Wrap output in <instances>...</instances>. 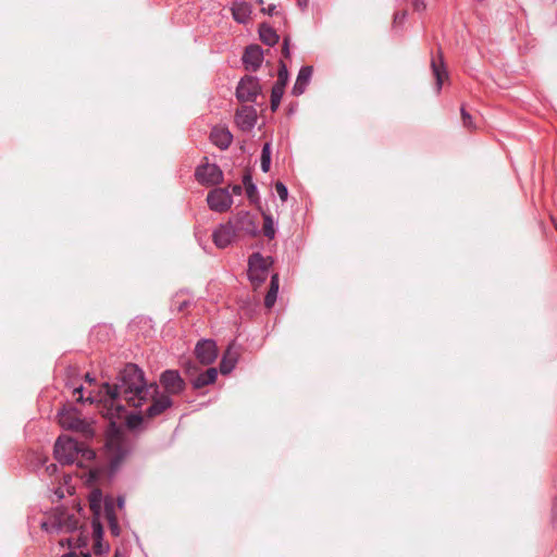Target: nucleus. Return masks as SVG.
Here are the masks:
<instances>
[{
  "label": "nucleus",
  "instance_id": "obj_43",
  "mask_svg": "<svg viewBox=\"0 0 557 557\" xmlns=\"http://www.w3.org/2000/svg\"><path fill=\"white\" fill-rule=\"evenodd\" d=\"M55 469H57L55 465H50V466L47 467L48 471H55Z\"/></svg>",
  "mask_w": 557,
  "mask_h": 557
},
{
  "label": "nucleus",
  "instance_id": "obj_47",
  "mask_svg": "<svg viewBox=\"0 0 557 557\" xmlns=\"http://www.w3.org/2000/svg\"><path fill=\"white\" fill-rule=\"evenodd\" d=\"M258 2H259L260 4H263V0H258Z\"/></svg>",
  "mask_w": 557,
  "mask_h": 557
},
{
  "label": "nucleus",
  "instance_id": "obj_2",
  "mask_svg": "<svg viewBox=\"0 0 557 557\" xmlns=\"http://www.w3.org/2000/svg\"><path fill=\"white\" fill-rule=\"evenodd\" d=\"M54 456L61 463H74L84 467L85 461L95 457V451L84 443H79L67 435L59 436L54 444Z\"/></svg>",
  "mask_w": 557,
  "mask_h": 557
},
{
  "label": "nucleus",
  "instance_id": "obj_35",
  "mask_svg": "<svg viewBox=\"0 0 557 557\" xmlns=\"http://www.w3.org/2000/svg\"><path fill=\"white\" fill-rule=\"evenodd\" d=\"M261 11L268 15H274L277 13L275 4H270L267 8H262Z\"/></svg>",
  "mask_w": 557,
  "mask_h": 557
},
{
  "label": "nucleus",
  "instance_id": "obj_15",
  "mask_svg": "<svg viewBox=\"0 0 557 557\" xmlns=\"http://www.w3.org/2000/svg\"><path fill=\"white\" fill-rule=\"evenodd\" d=\"M107 520L112 535L119 536L121 529L115 516V504L112 498H106L103 503V510L101 509V517Z\"/></svg>",
  "mask_w": 557,
  "mask_h": 557
},
{
  "label": "nucleus",
  "instance_id": "obj_31",
  "mask_svg": "<svg viewBox=\"0 0 557 557\" xmlns=\"http://www.w3.org/2000/svg\"><path fill=\"white\" fill-rule=\"evenodd\" d=\"M246 194L251 201H255L257 198V187L253 183L247 184Z\"/></svg>",
  "mask_w": 557,
  "mask_h": 557
},
{
  "label": "nucleus",
  "instance_id": "obj_22",
  "mask_svg": "<svg viewBox=\"0 0 557 557\" xmlns=\"http://www.w3.org/2000/svg\"><path fill=\"white\" fill-rule=\"evenodd\" d=\"M218 371L215 368H210L206 372L200 373L193 382L195 388H202L216 380Z\"/></svg>",
  "mask_w": 557,
  "mask_h": 557
},
{
  "label": "nucleus",
  "instance_id": "obj_1",
  "mask_svg": "<svg viewBox=\"0 0 557 557\" xmlns=\"http://www.w3.org/2000/svg\"><path fill=\"white\" fill-rule=\"evenodd\" d=\"M158 384H147L144 372L136 364L128 363L120 371L114 384H102L100 393L103 396L98 403V409L110 420L121 417L124 411L123 401L140 409L138 414L127 418L128 425L136 428L143 420L153 419L173 405L171 398L158 395Z\"/></svg>",
  "mask_w": 557,
  "mask_h": 557
},
{
  "label": "nucleus",
  "instance_id": "obj_30",
  "mask_svg": "<svg viewBox=\"0 0 557 557\" xmlns=\"http://www.w3.org/2000/svg\"><path fill=\"white\" fill-rule=\"evenodd\" d=\"M461 119H462V124L465 127H467V128L474 127V125L472 123L471 115L466 111V109L463 107L461 108Z\"/></svg>",
  "mask_w": 557,
  "mask_h": 557
},
{
  "label": "nucleus",
  "instance_id": "obj_12",
  "mask_svg": "<svg viewBox=\"0 0 557 557\" xmlns=\"http://www.w3.org/2000/svg\"><path fill=\"white\" fill-rule=\"evenodd\" d=\"M234 228L236 233L255 236L258 232V224L253 215L249 212L242 211L235 218Z\"/></svg>",
  "mask_w": 557,
  "mask_h": 557
},
{
  "label": "nucleus",
  "instance_id": "obj_29",
  "mask_svg": "<svg viewBox=\"0 0 557 557\" xmlns=\"http://www.w3.org/2000/svg\"><path fill=\"white\" fill-rule=\"evenodd\" d=\"M275 190L278 194L281 200L282 201H286L287 196H288V191H287L286 186L282 182H276L275 183Z\"/></svg>",
  "mask_w": 557,
  "mask_h": 557
},
{
  "label": "nucleus",
  "instance_id": "obj_4",
  "mask_svg": "<svg viewBox=\"0 0 557 557\" xmlns=\"http://www.w3.org/2000/svg\"><path fill=\"white\" fill-rule=\"evenodd\" d=\"M59 422L62 428L74 430L85 438H90L95 434L92 425L82 419L79 412L74 408H64L59 413Z\"/></svg>",
  "mask_w": 557,
  "mask_h": 557
},
{
  "label": "nucleus",
  "instance_id": "obj_23",
  "mask_svg": "<svg viewBox=\"0 0 557 557\" xmlns=\"http://www.w3.org/2000/svg\"><path fill=\"white\" fill-rule=\"evenodd\" d=\"M277 292H278V275L274 274L271 277L270 288H269L268 294L265 295V299H264V306L267 308L273 307V305L275 304V300H276Z\"/></svg>",
  "mask_w": 557,
  "mask_h": 557
},
{
  "label": "nucleus",
  "instance_id": "obj_13",
  "mask_svg": "<svg viewBox=\"0 0 557 557\" xmlns=\"http://www.w3.org/2000/svg\"><path fill=\"white\" fill-rule=\"evenodd\" d=\"M236 231L234 228V225L232 224V222H227L225 224L220 225L213 232L212 239L216 247L225 248L232 243Z\"/></svg>",
  "mask_w": 557,
  "mask_h": 557
},
{
  "label": "nucleus",
  "instance_id": "obj_5",
  "mask_svg": "<svg viewBox=\"0 0 557 557\" xmlns=\"http://www.w3.org/2000/svg\"><path fill=\"white\" fill-rule=\"evenodd\" d=\"M101 500L102 493L100 490H92L89 494V509L92 513V535L95 539L94 552L95 554H101L102 545L100 540L102 537V524H101Z\"/></svg>",
  "mask_w": 557,
  "mask_h": 557
},
{
  "label": "nucleus",
  "instance_id": "obj_3",
  "mask_svg": "<svg viewBox=\"0 0 557 557\" xmlns=\"http://www.w3.org/2000/svg\"><path fill=\"white\" fill-rule=\"evenodd\" d=\"M107 456L112 469H116L129 453V445L119 431L112 432L106 442Z\"/></svg>",
  "mask_w": 557,
  "mask_h": 557
},
{
  "label": "nucleus",
  "instance_id": "obj_46",
  "mask_svg": "<svg viewBox=\"0 0 557 557\" xmlns=\"http://www.w3.org/2000/svg\"><path fill=\"white\" fill-rule=\"evenodd\" d=\"M76 524H77V521H76V520H74V521H73L72 527H73V528H76Z\"/></svg>",
  "mask_w": 557,
  "mask_h": 557
},
{
  "label": "nucleus",
  "instance_id": "obj_40",
  "mask_svg": "<svg viewBox=\"0 0 557 557\" xmlns=\"http://www.w3.org/2000/svg\"><path fill=\"white\" fill-rule=\"evenodd\" d=\"M243 183L245 185V188H247V184L252 183L250 175H248V174L245 175L244 180H243Z\"/></svg>",
  "mask_w": 557,
  "mask_h": 557
},
{
  "label": "nucleus",
  "instance_id": "obj_39",
  "mask_svg": "<svg viewBox=\"0 0 557 557\" xmlns=\"http://www.w3.org/2000/svg\"><path fill=\"white\" fill-rule=\"evenodd\" d=\"M232 191H233V194H235V195H240V194H242V186H240V185H234V186L232 187Z\"/></svg>",
  "mask_w": 557,
  "mask_h": 557
},
{
  "label": "nucleus",
  "instance_id": "obj_26",
  "mask_svg": "<svg viewBox=\"0 0 557 557\" xmlns=\"http://www.w3.org/2000/svg\"><path fill=\"white\" fill-rule=\"evenodd\" d=\"M271 164V149L270 144H265L261 152V169L263 172H269Z\"/></svg>",
  "mask_w": 557,
  "mask_h": 557
},
{
  "label": "nucleus",
  "instance_id": "obj_10",
  "mask_svg": "<svg viewBox=\"0 0 557 557\" xmlns=\"http://www.w3.org/2000/svg\"><path fill=\"white\" fill-rule=\"evenodd\" d=\"M196 178L205 185H218L222 182L223 173L215 164L206 163L196 170Z\"/></svg>",
  "mask_w": 557,
  "mask_h": 557
},
{
  "label": "nucleus",
  "instance_id": "obj_14",
  "mask_svg": "<svg viewBox=\"0 0 557 557\" xmlns=\"http://www.w3.org/2000/svg\"><path fill=\"white\" fill-rule=\"evenodd\" d=\"M263 60V52L259 46H249L243 55V62L246 70L257 71Z\"/></svg>",
  "mask_w": 557,
  "mask_h": 557
},
{
  "label": "nucleus",
  "instance_id": "obj_36",
  "mask_svg": "<svg viewBox=\"0 0 557 557\" xmlns=\"http://www.w3.org/2000/svg\"><path fill=\"white\" fill-rule=\"evenodd\" d=\"M413 7L416 10H424L425 9V3L423 0H414L413 1Z\"/></svg>",
  "mask_w": 557,
  "mask_h": 557
},
{
  "label": "nucleus",
  "instance_id": "obj_16",
  "mask_svg": "<svg viewBox=\"0 0 557 557\" xmlns=\"http://www.w3.org/2000/svg\"><path fill=\"white\" fill-rule=\"evenodd\" d=\"M236 123L242 129H250L257 120V112L251 107H243L236 113Z\"/></svg>",
  "mask_w": 557,
  "mask_h": 557
},
{
  "label": "nucleus",
  "instance_id": "obj_17",
  "mask_svg": "<svg viewBox=\"0 0 557 557\" xmlns=\"http://www.w3.org/2000/svg\"><path fill=\"white\" fill-rule=\"evenodd\" d=\"M239 352L234 344L228 345L226 351L220 363V371L222 374H228L236 366Z\"/></svg>",
  "mask_w": 557,
  "mask_h": 557
},
{
  "label": "nucleus",
  "instance_id": "obj_38",
  "mask_svg": "<svg viewBox=\"0 0 557 557\" xmlns=\"http://www.w3.org/2000/svg\"><path fill=\"white\" fill-rule=\"evenodd\" d=\"M62 557H90L89 554H75V553H70V554H66Z\"/></svg>",
  "mask_w": 557,
  "mask_h": 557
},
{
  "label": "nucleus",
  "instance_id": "obj_34",
  "mask_svg": "<svg viewBox=\"0 0 557 557\" xmlns=\"http://www.w3.org/2000/svg\"><path fill=\"white\" fill-rule=\"evenodd\" d=\"M282 53L285 58H289V38L288 37L284 38Z\"/></svg>",
  "mask_w": 557,
  "mask_h": 557
},
{
  "label": "nucleus",
  "instance_id": "obj_37",
  "mask_svg": "<svg viewBox=\"0 0 557 557\" xmlns=\"http://www.w3.org/2000/svg\"><path fill=\"white\" fill-rule=\"evenodd\" d=\"M82 391H83V387L79 386V387H76L73 389V394L74 395H78V397L76 398L77 401H82L83 400V397H82Z\"/></svg>",
  "mask_w": 557,
  "mask_h": 557
},
{
  "label": "nucleus",
  "instance_id": "obj_18",
  "mask_svg": "<svg viewBox=\"0 0 557 557\" xmlns=\"http://www.w3.org/2000/svg\"><path fill=\"white\" fill-rule=\"evenodd\" d=\"M211 141L221 149H226L233 139L231 132L225 127H214L210 134Z\"/></svg>",
  "mask_w": 557,
  "mask_h": 557
},
{
  "label": "nucleus",
  "instance_id": "obj_28",
  "mask_svg": "<svg viewBox=\"0 0 557 557\" xmlns=\"http://www.w3.org/2000/svg\"><path fill=\"white\" fill-rule=\"evenodd\" d=\"M287 79H288V72H287V67L286 65L281 61L280 62V69H278V73H277V83H281V84H284L286 85L287 84Z\"/></svg>",
  "mask_w": 557,
  "mask_h": 557
},
{
  "label": "nucleus",
  "instance_id": "obj_27",
  "mask_svg": "<svg viewBox=\"0 0 557 557\" xmlns=\"http://www.w3.org/2000/svg\"><path fill=\"white\" fill-rule=\"evenodd\" d=\"M263 234L268 238L272 239L275 235V230L273 225V220L271 215L263 213Z\"/></svg>",
  "mask_w": 557,
  "mask_h": 557
},
{
  "label": "nucleus",
  "instance_id": "obj_33",
  "mask_svg": "<svg viewBox=\"0 0 557 557\" xmlns=\"http://www.w3.org/2000/svg\"><path fill=\"white\" fill-rule=\"evenodd\" d=\"M407 16V11H398L394 14V23L401 24Z\"/></svg>",
  "mask_w": 557,
  "mask_h": 557
},
{
  "label": "nucleus",
  "instance_id": "obj_7",
  "mask_svg": "<svg viewBox=\"0 0 557 557\" xmlns=\"http://www.w3.org/2000/svg\"><path fill=\"white\" fill-rule=\"evenodd\" d=\"M160 384L164 389L162 395L169 398L171 395H178L185 388V382L176 370H165L160 375Z\"/></svg>",
  "mask_w": 557,
  "mask_h": 557
},
{
  "label": "nucleus",
  "instance_id": "obj_19",
  "mask_svg": "<svg viewBox=\"0 0 557 557\" xmlns=\"http://www.w3.org/2000/svg\"><path fill=\"white\" fill-rule=\"evenodd\" d=\"M432 72L436 78L437 90L440 91L443 85V82L448 77L447 71L445 70L443 62V53L438 51V61L432 59L431 61Z\"/></svg>",
  "mask_w": 557,
  "mask_h": 557
},
{
  "label": "nucleus",
  "instance_id": "obj_25",
  "mask_svg": "<svg viewBox=\"0 0 557 557\" xmlns=\"http://www.w3.org/2000/svg\"><path fill=\"white\" fill-rule=\"evenodd\" d=\"M285 86L286 85L276 82L274 84V86L272 87V91H271V110L272 111H276V109L278 108V106L281 103V99L284 95Z\"/></svg>",
  "mask_w": 557,
  "mask_h": 557
},
{
  "label": "nucleus",
  "instance_id": "obj_6",
  "mask_svg": "<svg viewBox=\"0 0 557 557\" xmlns=\"http://www.w3.org/2000/svg\"><path fill=\"white\" fill-rule=\"evenodd\" d=\"M249 278L255 288L259 287L268 277V270L272 265L271 258H263L260 253H253L249 258Z\"/></svg>",
  "mask_w": 557,
  "mask_h": 557
},
{
  "label": "nucleus",
  "instance_id": "obj_20",
  "mask_svg": "<svg viewBox=\"0 0 557 557\" xmlns=\"http://www.w3.org/2000/svg\"><path fill=\"white\" fill-rule=\"evenodd\" d=\"M311 75H312V67L311 66H304L301 67V70L299 71L298 73V76H297V79H296V83L293 87V95L294 96H299L301 95L310 78H311Z\"/></svg>",
  "mask_w": 557,
  "mask_h": 557
},
{
  "label": "nucleus",
  "instance_id": "obj_21",
  "mask_svg": "<svg viewBox=\"0 0 557 557\" xmlns=\"http://www.w3.org/2000/svg\"><path fill=\"white\" fill-rule=\"evenodd\" d=\"M232 14L238 23H246L251 14V7L246 2H236L232 7Z\"/></svg>",
  "mask_w": 557,
  "mask_h": 557
},
{
  "label": "nucleus",
  "instance_id": "obj_11",
  "mask_svg": "<svg viewBox=\"0 0 557 557\" xmlns=\"http://www.w3.org/2000/svg\"><path fill=\"white\" fill-rule=\"evenodd\" d=\"M195 356L201 364H211L218 357V348L215 343L211 339H203L198 342L195 347Z\"/></svg>",
  "mask_w": 557,
  "mask_h": 557
},
{
  "label": "nucleus",
  "instance_id": "obj_32",
  "mask_svg": "<svg viewBox=\"0 0 557 557\" xmlns=\"http://www.w3.org/2000/svg\"><path fill=\"white\" fill-rule=\"evenodd\" d=\"M184 368H185V371L188 375H194L197 373L198 371V368L197 366L193 362V361H187L185 364H184Z\"/></svg>",
  "mask_w": 557,
  "mask_h": 557
},
{
  "label": "nucleus",
  "instance_id": "obj_42",
  "mask_svg": "<svg viewBox=\"0 0 557 557\" xmlns=\"http://www.w3.org/2000/svg\"><path fill=\"white\" fill-rule=\"evenodd\" d=\"M55 469H57L55 465H50V466L47 467L48 471H55Z\"/></svg>",
  "mask_w": 557,
  "mask_h": 557
},
{
  "label": "nucleus",
  "instance_id": "obj_9",
  "mask_svg": "<svg viewBox=\"0 0 557 557\" xmlns=\"http://www.w3.org/2000/svg\"><path fill=\"white\" fill-rule=\"evenodd\" d=\"M207 201L210 209L216 212L227 211L233 203L232 196L227 188H215L211 190L208 194Z\"/></svg>",
  "mask_w": 557,
  "mask_h": 557
},
{
  "label": "nucleus",
  "instance_id": "obj_8",
  "mask_svg": "<svg viewBox=\"0 0 557 557\" xmlns=\"http://www.w3.org/2000/svg\"><path fill=\"white\" fill-rule=\"evenodd\" d=\"M261 87L256 77L246 75L243 77L237 86L236 95L238 100L252 102L259 95Z\"/></svg>",
  "mask_w": 557,
  "mask_h": 557
},
{
  "label": "nucleus",
  "instance_id": "obj_45",
  "mask_svg": "<svg viewBox=\"0 0 557 557\" xmlns=\"http://www.w3.org/2000/svg\"><path fill=\"white\" fill-rule=\"evenodd\" d=\"M554 512L557 515V504L554 506Z\"/></svg>",
  "mask_w": 557,
  "mask_h": 557
},
{
  "label": "nucleus",
  "instance_id": "obj_24",
  "mask_svg": "<svg viewBox=\"0 0 557 557\" xmlns=\"http://www.w3.org/2000/svg\"><path fill=\"white\" fill-rule=\"evenodd\" d=\"M259 33H260V39L265 45L273 46L278 40V36L275 33V30L264 24L260 26Z\"/></svg>",
  "mask_w": 557,
  "mask_h": 557
},
{
  "label": "nucleus",
  "instance_id": "obj_41",
  "mask_svg": "<svg viewBox=\"0 0 557 557\" xmlns=\"http://www.w3.org/2000/svg\"><path fill=\"white\" fill-rule=\"evenodd\" d=\"M123 505H124V499H123L122 497H120V498L117 499V506H119L120 508H122V507H123Z\"/></svg>",
  "mask_w": 557,
  "mask_h": 557
},
{
  "label": "nucleus",
  "instance_id": "obj_44",
  "mask_svg": "<svg viewBox=\"0 0 557 557\" xmlns=\"http://www.w3.org/2000/svg\"><path fill=\"white\" fill-rule=\"evenodd\" d=\"M85 377H86V380H87V381H89V382H92V381H94V380L90 377V375H89L88 373L85 375Z\"/></svg>",
  "mask_w": 557,
  "mask_h": 557
}]
</instances>
